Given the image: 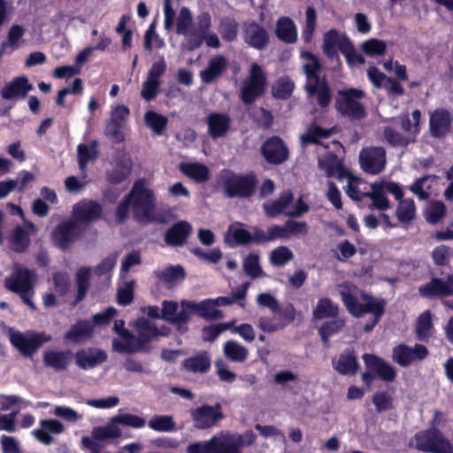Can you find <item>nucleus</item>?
Wrapping results in <instances>:
<instances>
[{"label": "nucleus", "instance_id": "32", "mask_svg": "<svg viewBox=\"0 0 453 453\" xmlns=\"http://www.w3.org/2000/svg\"><path fill=\"white\" fill-rule=\"evenodd\" d=\"M112 349L119 353L133 354L146 351L147 348L129 332L112 340Z\"/></svg>", "mask_w": 453, "mask_h": 453}, {"label": "nucleus", "instance_id": "36", "mask_svg": "<svg viewBox=\"0 0 453 453\" xmlns=\"http://www.w3.org/2000/svg\"><path fill=\"white\" fill-rule=\"evenodd\" d=\"M275 35L286 43H294L297 40V28L294 21L288 17H280L276 21Z\"/></svg>", "mask_w": 453, "mask_h": 453}, {"label": "nucleus", "instance_id": "40", "mask_svg": "<svg viewBox=\"0 0 453 453\" xmlns=\"http://www.w3.org/2000/svg\"><path fill=\"white\" fill-rule=\"evenodd\" d=\"M222 352L227 360L234 363H244L250 354L248 348L234 340H229L223 344Z\"/></svg>", "mask_w": 453, "mask_h": 453}, {"label": "nucleus", "instance_id": "35", "mask_svg": "<svg viewBox=\"0 0 453 453\" xmlns=\"http://www.w3.org/2000/svg\"><path fill=\"white\" fill-rule=\"evenodd\" d=\"M137 334V342L142 343L147 349V343L156 339L158 335L163 334L154 325L146 319H138L134 323Z\"/></svg>", "mask_w": 453, "mask_h": 453}, {"label": "nucleus", "instance_id": "25", "mask_svg": "<svg viewBox=\"0 0 453 453\" xmlns=\"http://www.w3.org/2000/svg\"><path fill=\"white\" fill-rule=\"evenodd\" d=\"M106 359V352L97 348L82 349L75 354L76 365L84 370L94 368Z\"/></svg>", "mask_w": 453, "mask_h": 453}, {"label": "nucleus", "instance_id": "42", "mask_svg": "<svg viewBox=\"0 0 453 453\" xmlns=\"http://www.w3.org/2000/svg\"><path fill=\"white\" fill-rule=\"evenodd\" d=\"M338 312V304L327 297H321L312 310V318L316 320L333 319L337 316Z\"/></svg>", "mask_w": 453, "mask_h": 453}, {"label": "nucleus", "instance_id": "59", "mask_svg": "<svg viewBox=\"0 0 453 453\" xmlns=\"http://www.w3.org/2000/svg\"><path fill=\"white\" fill-rule=\"evenodd\" d=\"M12 249L17 252L26 250L30 245V237L21 226L15 227L11 238Z\"/></svg>", "mask_w": 453, "mask_h": 453}, {"label": "nucleus", "instance_id": "47", "mask_svg": "<svg viewBox=\"0 0 453 453\" xmlns=\"http://www.w3.org/2000/svg\"><path fill=\"white\" fill-rule=\"evenodd\" d=\"M334 366L341 374H355L358 368L356 357L349 351L343 352L334 361Z\"/></svg>", "mask_w": 453, "mask_h": 453}, {"label": "nucleus", "instance_id": "60", "mask_svg": "<svg viewBox=\"0 0 453 453\" xmlns=\"http://www.w3.org/2000/svg\"><path fill=\"white\" fill-rule=\"evenodd\" d=\"M345 326L344 319H336L331 321H328L322 325L319 329V334L323 340V342L327 344L329 342V338L334 334L339 332Z\"/></svg>", "mask_w": 453, "mask_h": 453}, {"label": "nucleus", "instance_id": "19", "mask_svg": "<svg viewBox=\"0 0 453 453\" xmlns=\"http://www.w3.org/2000/svg\"><path fill=\"white\" fill-rule=\"evenodd\" d=\"M65 431V425L56 418H43L39 421L38 427L32 431V435L43 445L53 443L54 436Z\"/></svg>", "mask_w": 453, "mask_h": 453}, {"label": "nucleus", "instance_id": "18", "mask_svg": "<svg viewBox=\"0 0 453 453\" xmlns=\"http://www.w3.org/2000/svg\"><path fill=\"white\" fill-rule=\"evenodd\" d=\"M418 293L426 298L453 296V274L448 275L446 280L433 277L430 281L419 286Z\"/></svg>", "mask_w": 453, "mask_h": 453}, {"label": "nucleus", "instance_id": "30", "mask_svg": "<svg viewBox=\"0 0 453 453\" xmlns=\"http://www.w3.org/2000/svg\"><path fill=\"white\" fill-rule=\"evenodd\" d=\"M206 123L208 125V134L211 138L217 139L227 134L231 119L226 114L213 112L208 115Z\"/></svg>", "mask_w": 453, "mask_h": 453}, {"label": "nucleus", "instance_id": "22", "mask_svg": "<svg viewBox=\"0 0 453 453\" xmlns=\"http://www.w3.org/2000/svg\"><path fill=\"white\" fill-rule=\"evenodd\" d=\"M129 116V110L123 104L117 105L111 111V116L106 123L105 134L116 141L121 140L120 129Z\"/></svg>", "mask_w": 453, "mask_h": 453}, {"label": "nucleus", "instance_id": "57", "mask_svg": "<svg viewBox=\"0 0 453 453\" xmlns=\"http://www.w3.org/2000/svg\"><path fill=\"white\" fill-rule=\"evenodd\" d=\"M145 124L153 131L154 134H160L165 130L167 119L153 111H149L144 115Z\"/></svg>", "mask_w": 453, "mask_h": 453}, {"label": "nucleus", "instance_id": "10", "mask_svg": "<svg viewBox=\"0 0 453 453\" xmlns=\"http://www.w3.org/2000/svg\"><path fill=\"white\" fill-rule=\"evenodd\" d=\"M82 234L81 225L74 220H64L50 233L51 243L63 250L69 249Z\"/></svg>", "mask_w": 453, "mask_h": 453}, {"label": "nucleus", "instance_id": "31", "mask_svg": "<svg viewBox=\"0 0 453 453\" xmlns=\"http://www.w3.org/2000/svg\"><path fill=\"white\" fill-rule=\"evenodd\" d=\"M452 121L451 115L445 109H437L430 116V130L434 136L440 137L446 134Z\"/></svg>", "mask_w": 453, "mask_h": 453}, {"label": "nucleus", "instance_id": "14", "mask_svg": "<svg viewBox=\"0 0 453 453\" xmlns=\"http://www.w3.org/2000/svg\"><path fill=\"white\" fill-rule=\"evenodd\" d=\"M361 169L372 175L384 171L387 165L386 150L382 147H367L359 153Z\"/></svg>", "mask_w": 453, "mask_h": 453}, {"label": "nucleus", "instance_id": "12", "mask_svg": "<svg viewBox=\"0 0 453 453\" xmlns=\"http://www.w3.org/2000/svg\"><path fill=\"white\" fill-rule=\"evenodd\" d=\"M414 441L416 448L422 451L449 453L450 442L436 429L418 433Z\"/></svg>", "mask_w": 453, "mask_h": 453}, {"label": "nucleus", "instance_id": "37", "mask_svg": "<svg viewBox=\"0 0 453 453\" xmlns=\"http://www.w3.org/2000/svg\"><path fill=\"white\" fill-rule=\"evenodd\" d=\"M43 364L55 371L65 370L71 361L70 351L47 350L42 355Z\"/></svg>", "mask_w": 453, "mask_h": 453}, {"label": "nucleus", "instance_id": "16", "mask_svg": "<svg viewBox=\"0 0 453 453\" xmlns=\"http://www.w3.org/2000/svg\"><path fill=\"white\" fill-rule=\"evenodd\" d=\"M428 355L426 347L422 344H415L410 347L406 344H399L392 350V359L399 365L406 367L423 360Z\"/></svg>", "mask_w": 453, "mask_h": 453}, {"label": "nucleus", "instance_id": "43", "mask_svg": "<svg viewBox=\"0 0 453 453\" xmlns=\"http://www.w3.org/2000/svg\"><path fill=\"white\" fill-rule=\"evenodd\" d=\"M251 240V233L245 229L240 223L235 222L229 226L225 241L231 246L249 244Z\"/></svg>", "mask_w": 453, "mask_h": 453}, {"label": "nucleus", "instance_id": "58", "mask_svg": "<svg viewBox=\"0 0 453 453\" xmlns=\"http://www.w3.org/2000/svg\"><path fill=\"white\" fill-rule=\"evenodd\" d=\"M156 274L164 283L169 285L182 280L185 276L183 268L179 265L166 267L156 272Z\"/></svg>", "mask_w": 453, "mask_h": 453}, {"label": "nucleus", "instance_id": "4", "mask_svg": "<svg viewBox=\"0 0 453 453\" xmlns=\"http://www.w3.org/2000/svg\"><path fill=\"white\" fill-rule=\"evenodd\" d=\"M340 294L344 305L352 316L360 318L365 313L372 314V321L365 326V330L366 332L372 330L384 313L386 303L359 292L356 287L349 285L342 286Z\"/></svg>", "mask_w": 453, "mask_h": 453}, {"label": "nucleus", "instance_id": "23", "mask_svg": "<svg viewBox=\"0 0 453 453\" xmlns=\"http://www.w3.org/2000/svg\"><path fill=\"white\" fill-rule=\"evenodd\" d=\"M187 453H227L223 431L210 440L189 444Z\"/></svg>", "mask_w": 453, "mask_h": 453}, {"label": "nucleus", "instance_id": "33", "mask_svg": "<svg viewBox=\"0 0 453 453\" xmlns=\"http://www.w3.org/2000/svg\"><path fill=\"white\" fill-rule=\"evenodd\" d=\"M184 308L188 309V314L196 313L206 319H215L219 317L220 311H218L211 299H206L199 303L193 301H183Z\"/></svg>", "mask_w": 453, "mask_h": 453}, {"label": "nucleus", "instance_id": "52", "mask_svg": "<svg viewBox=\"0 0 453 453\" xmlns=\"http://www.w3.org/2000/svg\"><path fill=\"white\" fill-rule=\"evenodd\" d=\"M78 162L81 170L85 171L87 164L96 160L97 157L96 143L80 144L77 148Z\"/></svg>", "mask_w": 453, "mask_h": 453}, {"label": "nucleus", "instance_id": "45", "mask_svg": "<svg viewBox=\"0 0 453 453\" xmlns=\"http://www.w3.org/2000/svg\"><path fill=\"white\" fill-rule=\"evenodd\" d=\"M184 368L191 372L204 373L209 371L211 367L210 355L203 351L198 353L194 357H190L183 361Z\"/></svg>", "mask_w": 453, "mask_h": 453}, {"label": "nucleus", "instance_id": "5", "mask_svg": "<svg viewBox=\"0 0 453 453\" xmlns=\"http://www.w3.org/2000/svg\"><path fill=\"white\" fill-rule=\"evenodd\" d=\"M303 69L307 78L306 91L310 96H316L320 106L325 107L331 102V94L326 81L320 78V64L316 56L310 52L302 54Z\"/></svg>", "mask_w": 453, "mask_h": 453}, {"label": "nucleus", "instance_id": "53", "mask_svg": "<svg viewBox=\"0 0 453 453\" xmlns=\"http://www.w3.org/2000/svg\"><path fill=\"white\" fill-rule=\"evenodd\" d=\"M132 163L129 158H124L119 162L115 168L108 174L111 183L118 184L122 182L131 173Z\"/></svg>", "mask_w": 453, "mask_h": 453}, {"label": "nucleus", "instance_id": "15", "mask_svg": "<svg viewBox=\"0 0 453 453\" xmlns=\"http://www.w3.org/2000/svg\"><path fill=\"white\" fill-rule=\"evenodd\" d=\"M194 426L197 429H209L218 425L224 418L221 405L203 404L191 411Z\"/></svg>", "mask_w": 453, "mask_h": 453}, {"label": "nucleus", "instance_id": "61", "mask_svg": "<svg viewBox=\"0 0 453 453\" xmlns=\"http://www.w3.org/2000/svg\"><path fill=\"white\" fill-rule=\"evenodd\" d=\"M243 270L245 273L251 278H257L263 274L257 254L250 253L244 258Z\"/></svg>", "mask_w": 453, "mask_h": 453}, {"label": "nucleus", "instance_id": "26", "mask_svg": "<svg viewBox=\"0 0 453 453\" xmlns=\"http://www.w3.org/2000/svg\"><path fill=\"white\" fill-rule=\"evenodd\" d=\"M228 65L227 59L222 55H216L210 58L205 69L200 72V78L203 83L210 84L218 80Z\"/></svg>", "mask_w": 453, "mask_h": 453}, {"label": "nucleus", "instance_id": "46", "mask_svg": "<svg viewBox=\"0 0 453 453\" xmlns=\"http://www.w3.org/2000/svg\"><path fill=\"white\" fill-rule=\"evenodd\" d=\"M293 196L290 192H284L278 200L264 203V210L268 217L273 218L281 213L287 215Z\"/></svg>", "mask_w": 453, "mask_h": 453}, {"label": "nucleus", "instance_id": "3", "mask_svg": "<svg viewBox=\"0 0 453 453\" xmlns=\"http://www.w3.org/2000/svg\"><path fill=\"white\" fill-rule=\"evenodd\" d=\"M132 206L134 218L142 223L155 220V196L143 180H136L129 194L118 206L116 217L118 222H123L128 215L129 207Z\"/></svg>", "mask_w": 453, "mask_h": 453}, {"label": "nucleus", "instance_id": "41", "mask_svg": "<svg viewBox=\"0 0 453 453\" xmlns=\"http://www.w3.org/2000/svg\"><path fill=\"white\" fill-rule=\"evenodd\" d=\"M401 194L402 195L399 198L394 196L398 201V204L395 209V216L400 222L408 224L413 221L416 218V206L411 198L403 199V190L402 188Z\"/></svg>", "mask_w": 453, "mask_h": 453}, {"label": "nucleus", "instance_id": "44", "mask_svg": "<svg viewBox=\"0 0 453 453\" xmlns=\"http://www.w3.org/2000/svg\"><path fill=\"white\" fill-rule=\"evenodd\" d=\"M24 35L25 28L22 26L12 25L9 29L6 42H4L0 46V56L17 50L21 44Z\"/></svg>", "mask_w": 453, "mask_h": 453}, {"label": "nucleus", "instance_id": "7", "mask_svg": "<svg viewBox=\"0 0 453 453\" xmlns=\"http://www.w3.org/2000/svg\"><path fill=\"white\" fill-rule=\"evenodd\" d=\"M8 335L12 345L27 357H31L42 344L50 342L52 339L50 335L43 332L27 331L22 333L13 329L9 330Z\"/></svg>", "mask_w": 453, "mask_h": 453}, {"label": "nucleus", "instance_id": "55", "mask_svg": "<svg viewBox=\"0 0 453 453\" xmlns=\"http://www.w3.org/2000/svg\"><path fill=\"white\" fill-rule=\"evenodd\" d=\"M331 130L322 129L318 126H311L304 134L300 136L303 146L311 143H319L321 138L329 137Z\"/></svg>", "mask_w": 453, "mask_h": 453}, {"label": "nucleus", "instance_id": "13", "mask_svg": "<svg viewBox=\"0 0 453 453\" xmlns=\"http://www.w3.org/2000/svg\"><path fill=\"white\" fill-rule=\"evenodd\" d=\"M166 71V62L164 57H159L150 66L145 81L142 82L141 96L146 101L153 100L161 85L160 78Z\"/></svg>", "mask_w": 453, "mask_h": 453}, {"label": "nucleus", "instance_id": "38", "mask_svg": "<svg viewBox=\"0 0 453 453\" xmlns=\"http://www.w3.org/2000/svg\"><path fill=\"white\" fill-rule=\"evenodd\" d=\"M93 331L89 321L81 320L71 326L65 333V339L73 343H81L88 340L92 336Z\"/></svg>", "mask_w": 453, "mask_h": 453}, {"label": "nucleus", "instance_id": "64", "mask_svg": "<svg viewBox=\"0 0 453 453\" xmlns=\"http://www.w3.org/2000/svg\"><path fill=\"white\" fill-rule=\"evenodd\" d=\"M319 164L320 169L325 172L327 177L333 176L340 169V162L334 153H328L319 158Z\"/></svg>", "mask_w": 453, "mask_h": 453}, {"label": "nucleus", "instance_id": "1", "mask_svg": "<svg viewBox=\"0 0 453 453\" xmlns=\"http://www.w3.org/2000/svg\"><path fill=\"white\" fill-rule=\"evenodd\" d=\"M164 27L170 31L175 28L177 35L184 36L188 49L194 50L202 45V39L205 31L211 26V17L208 12H201L193 19L191 11L182 6L178 14L172 5V0H164Z\"/></svg>", "mask_w": 453, "mask_h": 453}, {"label": "nucleus", "instance_id": "34", "mask_svg": "<svg viewBox=\"0 0 453 453\" xmlns=\"http://www.w3.org/2000/svg\"><path fill=\"white\" fill-rule=\"evenodd\" d=\"M91 434L96 441L116 439L122 435L119 421L117 415L113 416L104 426H95Z\"/></svg>", "mask_w": 453, "mask_h": 453}, {"label": "nucleus", "instance_id": "9", "mask_svg": "<svg viewBox=\"0 0 453 453\" xmlns=\"http://www.w3.org/2000/svg\"><path fill=\"white\" fill-rule=\"evenodd\" d=\"M219 181L229 197L249 196L252 194L255 187L253 177L238 175L231 171H223L219 175Z\"/></svg>", "mask_w": 453, "mask_h": 453}, {"label": "nucleus", "instance_id": "21", "mask_svg": "<svg viewBox=\"0 0 453 453\" xmlns=\"http://www.w3.org/2000/svg\"><path fill=\"white\" fill-rule=\"evenodd\" d=\"M73 214L74 221L80 223H88L98 219L102 214V207L99 203L83 200L73 205Z\"/></svg>", "mask_w": 453, "mask_h": 453}, {"label": "nucleus", "instance_id": "24", "mask_svg": "<svg viewBox=\"0 0 453 453\" xmlns=\"http://www.w3.org/2000/svg\"><path fill=\"white\" fill-rule=\"evenodd\" d=\"M265 159L272 164H280L288 157V150L281 139L273 137L268 139L262 147Z\"/></svg>", "mask_w": 453, "mask_h": 453}, {"label": "nucleus", "instance_id": "6", "mask_svg": "<svg viewBox=\"0 0 453 453\" xmlns=\"http://www.w3.org/2000/svg\"><path fill=\"white\" fill-rule=\"evenodd\" d=\"M36 274L33 270L15 265L12 273L4 279V287L19 296L22 301L32 310L36 306L32 301L36 283Z\"/></svg>", "mask_w": 453, "mask_h": 453}, {"label": "nucleus", "instance_id": "29", "mask_svg": "<svg viewBox=\"0 0 453 453\" xmlns=\"http://www.w3.org/2000/svg\"><path fill=\"white\" fill-rule=\"evenodd\" d=\"M363 360L366 367L376 372L381 380L386 381H392L395 380L396 372L388 363H386L378 357L370 354H365L363 356Z\"/></svg>", "mask_w": 453, "mask_h": 453}, {"label": "nucleus", "instance_id": "62", "mask_svg": "<svg viewBox=\"0 0 453 453\" xmlns=\"http://www.w3.org/2000/svg\"><path fill=\"white\" fill-rule=\"evenodd\" d=\"M432 179L430 176H423L418 179L410 187V190L419 199H426L430 195Z\"/></svg>", "mask_w": 453, "mask_h": 453}, {"label": "nucleus", "instance_id": "8", "mask_svg": "<svg viewBox=\"0 0 453 453\" xmlns=\"http://www.w3.org/2000/svg\"><path fill=\"white\" fill-rule=\"evenodd\" d=\"M267 86L266 74L257 63H252L247 78L241 87V98L244 104H251L263 95Z\"/></svg>", "mask_w": 453, "mask_h": 453}, {"label": "nucleus", "instance_id": "11", "mask_svg": "<svg viewBox=\"0 0 453 453\" xmlns=\"http://www.w3.org/2000/svg\"><path fill=\"white\" fill-rule=\"evenodd\" d=\"M365 96L360 89L349 88L339 91L336 102L338 111L352 119H362L365 116L364 106L358 102Z\"/></svg>", "mask_w": 453, "mask_h": 453}, {"label": "nucleus", "instance_id": "28", "mask_svg": "<svg viewBox=\"0 0 453 453\" xmlns=\"http://www.w3.org/2000/svg\"><path fill=\"white\" fill-rule=\"evenodd\" d=\"M223 435L227 453H241V449L252 445L256 441V434L252 431L242 434L223 431Z\"/></svg>", "mask_w": 453, "mask_h": 453}, {"label": "nucleus", "instance_id": "17", "mask_svg": "<svg viewBox=\"0 0 453 453\" xmlns=\"http://www.w3.org/2000/svg\"><path fill=\"white\" fill-rule=\"evenodd\" d=\"M161 317L163 319L176 325L181 333L187 331L186 324L190 319V314H188V309L184 308L183 301L180 306L176 302L164 301L162 303Z\"/></svg>", "mask_w": 453, "mask_h": 453}, {"label": "nucleus", "instance_id": "48", "mask_svg": "<svg viewBox=\"0 0 453 453\" xmlns=\"http://www.w3.org/2000/svg\"><path fill=\"white\" fill-rule=\"evenodd\" d=\"M148 426L158 433H171L176 428V424L171 415H155L148 421Z\"/></svg>", "mask_w": 453, "mask_h": 453}, {"label": "nucleus", "instance_id": "54", "mask_svg": "<svg viewBox=\"0 0 453 453\" xmlns=\"http://www.w3.org/2000/svg\"><path fill=\"white\" fill-rule=\"evenodd\" d=\"M181 172L196 181H205L209 178L207 167L202 164H182Z\"/></svg>", "mask_w": 453, "mask_h": 453}, {"label": "nucleus", "instance_id": "51", "mask_svg": "<svg viewBox=\"0 0 453 453\" xmlns=\"http://www.w3.org/2000/svg\"><path fill=\"white\" fill-rule=\"evenodd\" d=\"M294 88V81L288 76H282L273 85L272 93L276 98L287 99L292 95Z\"/></svg>", "mask_w": 453, "mask_h": 453}, {"label": "nucleus", "instance_id": "56", "mask_svg": "<svg viewBox=\"0 0 453 453\" xmlns=\"http://www.w3.org/2000/svg\"><path fill=\"white\" fill-rule=\"evenodd\" d=\"M446 214V207L442 202L434 201L431 202L426 211L425 218L427 222L436 224L441 221Z\"/></svg>", "mask_w": 453, "mask_h": 453}, {"label": "nucleus", "instance_id": "39", "mask_svg": "<svg viewBox=\"0 0 453 453\" xmlns=\"http://www.w3.org/2000/svg\"><path fill=\"white\" fill-rule=\"evenodd\" d=\"M191 230L189 223L180 221L166 232L165 240L166 243L173 246L181 245L187 241Z\"/></svg>", "mask_w": 453, "mask_h": 453}, {"label": "nucleus", "instance_id": "49", "mask_svg": "<svg viewBox=\"0 0 453 453\" xmlns=\"http://www.w3.org/2000/svg\"><path fill=\"white\" fill-rule=\"evenodd\" d=\"M416 336L418 340L424 341L432 335L433 324L430 311H425L417 319L415 326Z\"/></svg>", "mask_w": 453, "mask_h": 453}, {"label": "nucleus", "instance_id": "2", "mask_svg": "<svg viewBox=\"0 0 453 453\" xmlns=\"http://www.w3.org/2000/svg\"><path fill=\"white\" fill-rule=\"evenodd\" d=\"M345 192L347 196L354 201H362L364 198H369L371 203L370 210L387 211L391 208V203L387 193L399 198L401 196V186L394 181L385 180H377L370 184V190L366 191L365 182L360 178L348 175Z\"/></svg>", "mask_w": 453, "mask_h": 453}, {"label": "nucleus", "instance_id": "63", "mask_svg": "<svg viewBox=\"0 0 453 453\" xmlns=\"http://www.w3.org/2000/svg\"><path fill=\"white\" fill-rule=\"evenodd\" d=\"M294 257L293 252L286 246L274 249L270 254V261L273 265L282 266L291 261Z\"/></svg>", "mask_w": 453, "mask_h": 453}, {"label": "nucleus", "instance_id": "50", "mask_svg": "<svg viewBox=\"0 0 453 453\" xmlns=\"http://www.w3.org/2000/svg\"><path fill=\"white\" fill-rule=\"evenodd\" d=\"M344 42L349 41L340 35L335 29H331L324 35V51L327 55H332L335 52L336 49L342 50V45Z\"/></svg>", "mask_w": 453, "mask_h": 453}, {"label": "nucleus", "instance_id": "27", "mask_svg": "<svg viewBox=\"0 0 453 453\" xmlns=\"http://www.w3.org/2000/svg\"><path fill=\"white\" fill-rule=\"evenodd\" d=\"M32 88L28 79L22 76L12 80L3 87L0 95L5 100L24 98Z\"/></svg>", "mask_w": 453, "mask_h": 453}, {"label": "nucleus", "instance_id": "20", "mask_svg": "<svg viewBox=\"0 0 453 453\" xmlns=\"http://www.w3.org/2000/svg\"><path fill=\"white\" fill-rule=\"evenodd\" d=\"M242 34L245 43L257 50L265 49L270 42L267 30L254 21L243 25Z\"/></svg>", "mask_w": 453, "mask_h": 453}]
</instances>
